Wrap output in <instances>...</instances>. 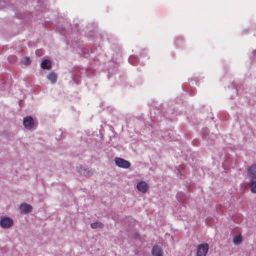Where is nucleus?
<instances>
[{"label":"nucleus","mask_w":256,"mask_h":256,"mask_svg":"<svg viewBox=\"0 0 256 256\" xmlns=\"http://www.w3.org/2000/svg\"><path fill=\"white\" fill-rule=\"evenodd\" d=\"M41 68L42 69L50 70L51 68V62L48 60H44L41 63Z\"/></svg>","instance_id":"obj_10"},{"label":"nucleus","mask_w":256,"mask_h":256,"mask_svg":"<svg viewBox=\"0 0 256 256\" xmlns=\"http://www.w3.org/2000/svg\"><path fill=\"white\" fill-rule=\"evenodd\" d=\"M248 185L250 187L251 192L253 193H256V181L251 180Z\"/></svg>","instance_id":"obj_12"},{"label":"nucleus","mask_w":256,"mask_h":256,"mask_svg":"<svg viewBox=\"0 0 256 256\" xmlns=\"http://www.w3.org/2000/svg\"><path fill=\"white\" fill-rule=\"evenodd\" d=\"M248 176L252 178H256V164L252 166L248 170Z\"/></svg>","instance_id":"obj_6"},{"label":"nucleus","mask_w":256,"mask_h":256,"mask_svg":"<svg viewBox=\"0 0 256 256\" xmlns=\"http://www.w3.org/2000/svg\"><path fill=\"white\" fill-rule=\"evenodd\" d=\"M48 78L52 84H54L56 82L57 76L54 73L51 72L48 75Z\"/></svg>","instance_id":"obj_11"},{"label":"nucleus","mask_w":256,"mask_h":256,"mask_svg":"<svg viewBox=\"0 0 256 256\" xmlns=\"http://www.w3.org/2000/svg\"><path fill=\"white\" fill-rule=\"evenodd\" d=\"M20 208L22 212L27 213L30 210L32 206L30 204H23L20 206Z\"/></svg>","instance_id":"obj_9"},{"label":"nucleus","mask_w":256,"mask_h":256,"mask_svg":"<svg viewBox=\"0 0 256 256\" xmlns=\"http://www.w3.org/2000/svg\"><path fill=\"white\" fill-rule=\"evenodd\" d=\"M209 249L208 244H202L198 246L196 250L197 256H206Z\"/></svg>","instance_id":"obj_1"},{"label":"nucleus","mask_w":256,"mask_h":256,"mask_svg":"<svg viewBox=\"0 0 256 256\" xmlns=\"http://www.w3.org/2000/svg\"><path fill=\"white\" fill-rule=\"evenodd\" d=\"M136 188L140 192L142 193H146L148 189V184L144 181L138 182L137 184Z\"/></svg>","instance_id":"obj_5"},{"label":"nucleus","mask_w":256,"mask_h":256,"mask_svg":"<svg viewBox=\"0 0 256 256\" xmlns=\"http://www.w3.org/2000/svg\"><path fill=\"white\" fill-rule=\"evenodd\" d=\"M14 224L12 220L10 218H1V227L4 228H8L11 227Z\"/></svg>","instance_id":"obj_3"},{"label":"nucleus","mask_w":256,"mask_h":256,"mask_svg":"<svg viewBox=\"0 0 256 256\" xmlns=\"http://www.w3.org/2000/svg\"><path fill=\"white\" fill-rule=\"evenodd\" d=\"M91 227L92 228H102L103 224L100 222H94L91 224Z\"/></svg>","instance_id":"obj_14"},{"label":"nucleus","mask_w":256,"mask_h":256,"mask_svg":"<svg viewBox=\"0 0 256 256\" xmlns=\"http://www.w3.org/2000/svg\"><path fill=\"white\" fill-rule=\"evenodd\" d=\"M152 254L153 256H162V252L161 248L157 246H154L152 250Z\"/></svg>","instance_id":"obj_8"},{"label":"nucleus","mask_w":256,"mask_h":256,"mask_svg":"<svg viewBox=\"0 0 256 256\" xmlns=\"http://www.w3.org/2000/svg\"><path fill=\"white\" fill-rule=\"evenodd\" d=\"M77 170L78 172L82 176H86L92 174V172L86 168L80 166L77 167Z\"/></svg>","instance_id":"obj_7"},{"label":"nucleus","mask_w":256,"mask_h":256,"mask_svg":"<svg viewBox=\"0 0 256 256\" xmlns=\"http://www.w3.org/2000/svg\"><path fill=\"white\" fill-rule=\"evenodd\" d=\"M116 164L119 168H128L130 166V163L122 158H114Z\"/></svg>","instance_id":"obj_2"},{"label":"nucleus","mask_w":256,"mask_h":256,"mask_svg":"<svg viewBox=\"0 0 256 256\" xmlns=\"http://www.w3.org/2000/svg\"><path fill=\"white\" fill-rule=\"evenodd\" d=\"M26 64L28 65L30 64V60L28 58H26Z\"/></svg>","instance_id":"obj_15"},{"label":"nucleus","mask_w":256,"mask_h":256,"mask_svg":"<svg viewBox=\"0 0 256 256\" xmlns=\"http://www.w3.org/2000/svg\"><path fill=\"white\" fill-rule=\"evenodd\" d=\"M242 236L240 235H237L234 238L233 242L236 244H239L242 242Z\"/></svg>","instance_id":"obj_13"},{"label":"nucleus","mask_w":256,"mask_h":256,"mask_svg":"<svg viewBox=\"0 0 256 256\" xmlns=\"http://www.w3.org/2000/svg\"><path fill=\"white\" fill-rule=\"evenodd\" d=\"M23 124L24 128L28 130H31L34 126L33 118L31 116L24 118L23 120Z\"/></svg>","instance_id":"obj_4"}]
</instances>
